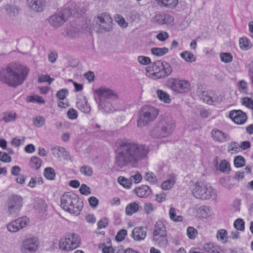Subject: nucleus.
Wrapping results in <instances>:
<instances>
[{"label":"nucleus","mask_w":253,"mask_h":253,"mask_svg":"<svg viewBox=\"0 0 253 253\" xmlns=\"http://www.w3.org/2000/svg\"><path fill=\"white\" fill-rule=\"evenodd\" d=\"M149 152L148 147L130 139L119 142L116 151L115 166L122 169L129 165L135 166Z\"/></svg>","instance_id":"obj_1"},{"label":"nucleus","mask_w":253,"mask_h":253,"mask_svg":"<svg viewBox=\"0 0 253 253\" xmlns=\"http://www.w3.org/2000/svg\"><path fill=\"white\" fill-rule=\"evenodd\" d=\"M29 69L20 64L11 63L0 70V81L11 87L22 84L27 78Z\"/></svg>","instance_id":"obj_2"},{"label":"nucleus","mask_w":253,"mask_h":253,"mask_svg":"<svg viewBox=\"0 0 253 253\" xmlns=\"http://www.w3.org/2000/svg\"><path fill=\"white\" fill-rule=\"evenodd\" d=\"M98 98V107L106 113H112L116 110L113 101L117 100L119 96L117 92L108 88L100 87L95 90Z\"/></svg>","instance_id":"obj_3"},{"label":"nucleus","mask_w":253,"mask_h":253,"mask_svg":"<svg viewBox=\"0 0 253 253\" xmlns=\"http://www.w3.org/2000/svg\"><path fill=\"white\" fill-rule=\"evenodd\" d=\"M61 207L71 214L78 215L83 207V202L73 193H66L61 197Z\"/></svg>","instance_id":"obj_4"},{"label":"nucleus","mask_w":253,"mask_h":253,"mask_svg":"<svg viewBox=\"0 0 253 253\" xmlns=\"http://www.w3.org/2000/svg\"><path fill=\"white\" fill-rule=\"evenodd\" d=\"M175 127L174 120L165 118L162 120L157 127L151 132V135L154 138L165 137L170 135Z\"/></svg>","instance_id":"obj_5"},{"label":"nucleus","mask_w":253,"mask_h":253,"mask_svg":"<svg viewBox=\"0 0 253 253\" xmlns=\"http://www.w3.org/2000/svg\"><path fill=\"white\" fill-rule=\"evenodd\" d=\"M159 113L158 110L150 105L143 106L139 111V118L137 121V125L139 127H143L153 121L157 117Z\"/></svg>","instance_id":"obj_6"},{"label":"nucleus","mask_w":253,"mask_h":253,"mask_svg":"<svg viewBox=\"0 0 253 253\" xmlns=\"http://www.w3.org/2000/svg\"><path fill=\"white\" fill-rule=\"evenodd\" d=\"M78 12L77 8L75 9L64 8L58 13L51 16L48 19L49 24L55 27H60L71 15H75Z\"/></svg>","instance_id":"obj_7"},{"label":"nucleus","mask_w":253,"mask_h":253,"mask_svg":"<svg viewBox=\"0 0 253 253\" xmlns=\"http://www.w3.org/2000/svg\"><path fill=\"white\" fill-rule=\"evenodd\" d=\"M167 84L173 91L179 93L187 92L190 88V83L188 81L179 78H169L167 81Z\"/></svg>","instance_id":"obj_8"},{"label":"nucleus","mask_w":253,"mask_h":253,"mask_svg":"<svg viewBox=\"0 0 253 253\" xmlns=\"http://www.w3.org/2000/svg\"><path fill=\"white\" fill-rule=\"evenodd\" d=\"M193 194L197 199L206 200L210 199L214 193L211 186L201 182H197L195 184V188L193 190Z\"/></svg>","instance_id":"obj_9"},{"label":"nucleus","mask_w":253,"mask_h":253,"mask_svg":"<svg viewBox=\"0 0 253 253\" xmlns=\"http://www.w3.org/2000/svg\"><path fill=\"white\" fill-rule=\"evenodd\" d=\"M23 206V199L18 195H13L7 201V212L9 215L15 216Z\"/></svg>","instance_id":"obj_10"},{"label":"nucleus","mask_w":253,"mask_h":253,"mask_svg":"<svg viewBox=\"0 0 253 253\" xmlns=\"http://www.w3.org/2000/svg\"><path fill=\"white\" fill-rule=\"evenodd\" d=\"M95 21L99 26L98 30L101 32H110L112 30L113 20L107 13H102L98 16Z\"/></svg>","instance_id":"obj_11"},{"label":"nucleus","mask_w":253,"mask_h":253,"mask_svg":"<svg viewBox=\"0 0 253 253\" xmlns=\"http://www.w3.org/2000/svg\"><path fill=\"white\" fill-rule=\"evenodd\" d=\"M39 245V242L37 237H29L23 240L20 250L22 253H35Z\"/></svg>","instance_id":"obj_12"},{"label":"nucleus","mask_w":253,"mask_h":253,"mask_svg":"<svg viewBox=\"0 0 253 253\" xmlns=\"http://www.w3.org/2000/svg\"><path fill=\"white\" fill-rule=\"evenodd\" d=\"M29 222L26 216H23L15 219L7 225L8 230L11 232H15L25 227Z\"/></svg>","instance_id":"obj_13"},{"label":"nucleus","mask_w":253,"mask_h":253,"mask_svg":"<svg viewBox=\"0 0 253 253\" xmlns=\"http://www.w3.org/2000/svg\"><path fill=\"white\" fill-rule=\"evenodd\" d=\"M229 115L232 120L238 125L244 124L247 119L246 114L240 110L231 111Z\"/></svg>","instance_id":"obj_14"},{"label":"nucleus","mask_w":253,"mask_h":253,"mask_svg":"<svg viewBox=\"0 0 253 253\" xmlns=\"http://www.w3.org/2000/svg\"><path fill=\"white\" fill-rule=\"evenodd\" d=\"M147 228L142 226L137 227L132 232V237L137 241L144 240L146 236Z\"/></svg>","instance_id":"obj_15"},{"label":"nucleus","mask_w":253,"mask_h":253,"mask_svg":"<svg viewBox=\"0 0 253 253\" xmlns=\"http://www.w3.org/2000/svg\"><path fill=\"white\" fill-rule=\"evenodd\" d=\"M158 73L157 75V78H166L169 76L172 72V67L169 63L166 62H163V67H161L160 70H159Z\"/></svg>","instance_id":"obj_16"},{"label":"nucleus","mask_w":253,"mask_h":253,"mask_svg":"<svg viewBox=\"0 0 253 253\" xmlns=\"http://www.w3.org/2000/svg\"><path fill=\"white\" fill-rule=\"evenodd\" d=\"M153 242L160 248H165L168 244L167 233L153 234Z\"/></svg>","instance_id":"obj_17"},{"label":"nucleus","mask_w":253,"mask_h":253,"mask_svg":"<svg viewBox=\"0 0 253 253\" xmlns=\"http://www.w3.org/2000/svg\"><path fill=\"white\" fill-rule=\"evenodd\" d=\"M77 108L82 112L88 113L90 111V106L87 103V99L85 97H83L78 99L76 102Z\"/></svg>","instance_id":"obj_18"},{"label":"nucleus","mask_w":253,"mask_h":253,"mask_svg":"<svg viewBox=\"0 0 253 253\" xmlns=\"http://www.w3.org/2000/svg\"><path fill=\"white\" fill-rule=\"evenodd\" d=\"M68 239V242L71 247L72 250L79 247L81 244V239L78 234L75 233H71L67 235Z\"/></svg>","instance_id":"obj_19"},{"label":"nucleus","mask_w":253,"mask_h":253,"mask_svg":"<svg viewBox=\"0 0 253 253\" xmlns=\"http://www.w3.org/2000/svg\"><path fill=\"white\" fill-rule=\"evenodd\" d=\"M29 6L37 12L42 11L45 6L43 0H28Z\"/></svg>","instance_id":"obj_20"},{"label":"nucleus","mask_w":253,"mask_h":253,"mask_svg":"<svg viewBox=\"0 0 253 253\" xmlns=\"http://www.w3.org/2000/svg\"><path fill=\"white\" fill-rule=\"evenodd\" d=\"M211 136L214 140L219 142H224L227 140L228 135L217 129L212 130Z\"/></svg>","instance_id":"obj_21"},{"label":"nucleus","mask_w":253,"mask_h":253,"mask_svg":"<svg viewBox=\"0 0 253 253\" xmlns=\"http://www.w3.org/2000/svg\"><path fill=\"white\" fill-rule=\"evenodd\" d=\"M52 154L56 157L67 158L69 155L67 151L62 147L55 146L51 148Z\"/></svg>","instance_id":"obj_22"},{"label":"nucleus","mask_w":253,"mask_h":253,"mask_svg":"<svg viewBox=\"0 0 253 253\" xmlns=\"http://www.w3.org/2000/svg\"><path fill=\"white\" fill-rule=\"evenodd\" d=\"M6 13L11 17L17 16L20 11V9L14 4H8L5 6Z\"/></svg>","instance_id":"obj_23"},{"label":"nucleus","mask_w":253,"mask_h":253,"mask_svg":"<svg viewBox=\"0 0 253 253\" xmlns=\"http://www.w3.org/2000/svg\"><path fill=\"white\" fill-rule=\"evenodd\" d=\"M136 194L139 197L144 198L149 196L151 190L150 187L147 185H142L135 189Z\"/></svg>","instance_id":"obj_24"},{"label":"nucleus","mask_w":253,"mask_h":253,"mask_svg":"<svg viewBox=\"0 0 253 253\" xmlns=\"http://www.w3.org/2000/svg\"><path fill=\"white\" fill-rule=\"evenodd\" d=\"M163 62L160 60L153 62L152 64V66L147 67L149 69L148 71L153 72L152 75L156 78L157 73L159 72V70H160L161 67H163Z\"/></svg>","instance_id":"obj_25"},{"label":"nucleus","mask_w":253,"mask_h":253,"mask_svg":"<svg viewBox=\"0 0 253 253\" xmlns=\"http://www.w3.org/2000/svg\"><path fill=\"white\" fill-rule=\"evenodd\" d=\"M202 99L203 101L208 104L211 105L213 103L217 102L218 96L216 94H213L212 96H209L206 91H203Z\"/></svg>","instance_id":"obj_26"},{"label":"nucleus","mask_w":253,"mask_h":253,"mask_svg":"<svg viewBox=\"0 0 253 253\" xmlns=\"http://www.w3.org/2000/svg\"><path fill=\"white\" fill-rule=\"evenodd\" d=\"M139 209V205L135 202L129 204L126 208V213L128 215H131L136 212Z\"/></svg>","instance_id":"obj_27"},{"label":"nucleus","mask_w":253,"mask_h":253,"mask_svg":"<svg viewBox=\"0 0 253 253\" xmlns=\"http://www.w3.org/2000/svg\"><path fill=\"white\" fill-rule=\"evenodd\" d=\"M34 208L39 211H46L47 205L43 199L37 198L35 200Z\"/></svg>","instance_id":"obj_28"},{"label":"nucleus","mask_w":253,"mask_h":253,"mask_svg":"<svg viewBox=\"0 0 253 253\" xmlns=\"http://www.w3.org/2000/svg\"><path fill=\"white\" fill-rule=\"evenodd\" d=\"M175 177L174 175H170L168 179L164 181L162 184V188L164 190H169L175 184Z\"/></svg>","instance_id":"obj_29"},{"label":"nucleus","mask_w":253,"mask_h":253,"mask_svg":"<svg viewBox=\"0 0 253 253\" xmlns=\"http://www.w3.org/2000/svg\"><path fill=\"white\" fill-rule=\"evenodd\" d=\"M165 234L167 233L165 226L162 221H157L155 225L153 231V234Z\"/></svg>","instance_id":"obj_30"},{"label":"nucleus","mask_w":253,"mask_h":253,"mask_svg":"<svg viewBox=\"0 0 253 253\" xmlns=\"http://www.w3.org/2000/svg\"><path fill=\"white\" fill-rule=\"evenodd\" d=\"M152 54L157 56H162L167 54L169 49L168 48L164 47H153L151 49Z\"/></svg>","instance_id":"obj_31"},{"label":"nucleus","mask_w":253,"mask_h":253,"mask_svg":"<svg viewBox=\"0 0 253 253\" xmlns=\"http://www.w3.org/2000/svg\"><path fill=\"white\" fill-rule=\"evenodd\" d=\"M157 94L159 99L161 101L166 103H170L171 99L169 94L166 92L161 89H158L157 91Z\"/></svg>","instance_id":"obj_32"},{"label":"nucleus","mask_w":253,"mask_h":253,"mask_svg":"<svg viewBox=\"0 0 253 253\" xmlns=\"http://www.w3.org/2000/svg\"><path fill=\"white\" fill-rule=\"evenodd\" d=\"M59 249L65 251H71L72 249L70 247V245L68 242V239L67 236L64 238H62L60 240L59 243Z\"/></svg>","instance_id":"obj_33"},{"label":"nucleus","mask_w":253,"mask_h":253,"mask_svg":"<svg viewBox=\"0 0 253 253\" xmlns=\"http://www.w3.org/2000/svg\"><path fill=\"white\" fill-rule=\"evenodd\" d=\"M180 56L186 62H192L196 60L195 56L190 51H183L180 53Z\"/></svg>","instance_id":"obj_34"},{"label":"nucleus","mask_w":253,"mask_h":253,"mask_svg":"<svg viewBox=\"0 0 253 253\" xmlns=\"http://www.w3.org/2000/svg\"><path fill=\"white\" fill-rule=\"evenodd\" d=\"M16 118V113L15 112L10 111L9 112H6L4 114L3 117H2V120L6 123H8L10 122L15 121Z\"/></svg>","instance_id":"obj_35"},{"label":"nucleus","mask_w":253,"mask_h":253,"mask_svg":"<svg viewBox=\"0 0 253 253\" xmlns=\"http://www.w3.org/2000/svg\"><path fill=\"white\" fill-rule=\"evenodd\" d=\"M44 176L48 180H53L56 175L54 169L50 167L46 168L44 170Z\"/></svg>","instance_id":"obj_36"},{"label":"nucleus","mask_w":253,"mask_h":253,"mask_svg":"<svg viewBox=\"0 0 253 253\" xmlns=\"http://www.w3.org/2000/svg\"><path fill=\"white\" fill-rule=\"evenodd\" d=\"M169 214L170 219L174 222H180L183 219L182 216L176 215L175 209L173 207L169 209Z\"/></svg>","instance_id":"obj_37"},{"label":"nucleus","mask_w":253,"mask_h":253,"mask_svg":"<svg viewBox=\"0 0 253 253\" xmlns=\"http://www.w3.org/2000/svg\"><path fill=\"white\" fill-rule=\"evenodd\" d=\"M42 162V160L39 158L33 156L31 159L30 165L32 168L38 169L41 167Z\"/></svg>","instance_id":"obj_38"},{"label":"nucleus","mask_w":253,"mask_h":253,"mask_svg":"<svg viewBox=\"0 0 253 253\" xmlns=\"http://www.w3.org/2000/svg\"><path fill=\"white\" fill-rule=\"evenodd\" d=\"M163 25H173L174 18L173 16L168 13H163Z\"/></svg>","instance_id":"obj_39"},{"label":"nucleus","mask_w":253,"mask_h":253,"mask_svg":"<svg viewBox=\"0 0 253 253\" xmlns=\"http://www.w3.org/2000/svg\"><path fill=\"white\" fill-rule=\"evenodd\" d=\"M80 172L87 176H91L93 174L92 168L87 165L82 166L80 169Z\"/></svg>","instance_id":"obj_40"},{"label":"nucleus","mask_w":253,"mask_h":253,"mask_svg":"<svg viewBox=\"0 0 253 253\" xmlns=\"http://www.w3.org/2000/svg\"><path fill=\"white\" fill-rule=\"evenodd\" d=\"M219 56L221 60L224 63H229L233 60V56L230 53L222 52Z\"/></svg>","instance_id":"obj_41"},{"label":"nucleus","mask_w":253,"mask_h":253,"mask_svg":"<svg viewBox=\"0 0 253 253\" xmlns=\"http://www.w3.org/2000/svg\"><path fill=\"white\" fill-rule=\"evenodd\" d=\"M234 165L237 168H240L245 165L246 161L245 158L242 156H236L234 159Z\"/></svg>","instance_id":"obj_42"},{"label":"nucleus","mask_w":253,"mask_h":253,"mask_svg":"<svg viewBox=\"0 0 253 253\" xmlns=\"http://www.w3.org/2000/svg\"><path fill=\"white\" fill-rule=\"evenodd\" d=\"M220 170L225 172L228 173L230 171V167L229 163L226 160L222 161L219 166Z\"/></svg>","instance_id":"obj_43"},{"label":"nucleus","mask_w":253,"mask_h":253,"mask_svg":"<svg viewBox=\"0 0 253 253\" xmlns=\"http://www.w3.org/2000/svg\"><path fill=\"white\" fill-rule=\"evenodd\" d=\"M227 232L224 229H220L218 231L216 237L218 240H219L222 243H225L226 242Z\"/></svg>","instance_id":"obj_44"},{"label":"nucleus","mask_w":253,"mask_h":253,"mask_svg":"<svg viewBox=\"0 0 253 253\" xmlns=\"http://www.w3.org/2000/svg\"><path fill=\"white\" fill-rule=\"evenodd\" d=\"M118 182L123 185L124 187L127 188H130L132 184L130 180L127 179L124 177L120 176L118 179Z\"/></svg>","instance_id":"obj_45"},{"label":"nucleus","mask_w":253,"mask_h":253,"mask_svg":"<svg viewBox=\"0 0 253 253\" xmlns=\"http://www.w3.org/2000/svg\"><path fill=\"white\" fill-rule=\"evenodd\" d=\"M234 226L238 230L243 231L245 229V222L242 219L238 218L234 221Z\"/></svg>","instance_id":"obj_46"},{"label":"nucleus","mask_w":253,"mask_h":253,"mask_svg":"<svg viewBox=\"0 0 253 253\" xmlns=\"http://www.w3.org/2000/svg\"><path fill=\"white\" fill-rule=\"evenodd\" d=\"M178 3V0H164L163 5L168 8H172Z\"/></svg>","instance_id":"obj_47"},{"label":"nucleus","mask_w":253,"mask_h":253,"mask_svg":"<svg viewBox=\"0 0 253 253\" xmlns=\"http://www.w3.org/2000/svg\"><path fill=\"white\" fill-rule=\"evenodd\" d=\"M242 103L246 107L253 110V100L248 97L243 98Z\"/></svg>","instance_id":"obj_48"},{"label":"nucleus","mask_w":253,"mask_h":253,"mask_svg":"<svg viewBox=\"0 0 253 253\" xmlns=\"http://www.w3.org/2000/svg\"><path fill=\"white\" fill-rule=\"evenodd\" d=\"M28 101L31 102H37L43 104L44 103V100L42 97L38 95L30 96L28 98Z\"/></svg>","instance_id":"obj_49"},{"label":"nucleus","mask_w":253,"mask_h":253,"mask_svg":"<svg viewBox=\"0 0 253 253\" xmlns=\"http://www.w3.org/2000/svg\"><path fill=\"white\" fill-rule=\"evenodd\" d=\"M33 124L36 126L40 127L44 124V119L42 116L37 117L33 119Z\"/></svg>","instance_id":"obj_50"},{"label":"nucleus","mask_w":253,"mask_h":253,"mask_svg":"<svg viewBox=\"0 0 253 253\" xmlns=\"http://www.w3.org/2000/svg\"><path fill=\"white\" fill-rule=\"evenodd\" d=\"M127 231L126 229H121L117 234L116 239L118 241H122L125 239Z\"/></svg>","instance_id":"obj_51"},{"label":"nucleus","mask_w":253,"mask_h":253,"mask_svg":"<svg viewBox=\"0 0 253 253\" xmlns=\"http://www.w3.org/2000/svg\"><path fill=\"white\" fill-rule=\"evenodd\" d=\"M238 85L239 87V90L241 93H247V83L244 81H240L238 83Z\"/></svg>","instance_id":"obj_52"},{"label":"nucleus","mask_w":253,"mask_h":253,"mask_svg":"<svg viewBox=\"0 0 253 253\" xmlns=\"http://www.w3.org/2000/svg\"><path fill=\"white\" fill-rule=\"evenodd\" d=\"M68 90L67 89L63 88L57 91L56 97L60 100L64 99L67 95L68 94Z\"/></svg>","instance_id":"obj_53"},{"label":"nucleus","mask_w":253,"mask_h":253,"mask_svg":"<svg viewBox=\"0 0 253 253\" xmlns=\"http://www.w3.org/2000/svg\"><path fill=\"white\" fill-rule=\"evenodd\" d=\"M144 178L151 183H155L157 182L156 177L152 172H146Z\"/></svg>","instance_id":"obj_54"},{"label":"nucleus","mask_w":253,"mask_h":253,"mask_svg":"<svg viewBox=\"0 0 253 253\" xmlns=\"http://www.w3.org/2000/svg\"><path fill=\"white\" fill-rule=\"evenodd\" d=\"M137 60L140 64L144 65H147L151 63L150 58L147 56H139Z\"/></svg>","instance_id":"obj_55"},{"label":"nucleus","mask_w":253,"mask_h":253,"mask_svg":"<svg viewBox=\"0 0 253 253\" xmlns=\"http://www.w3.org/2000/svg\"><path fill=\"white\" fill-rule=\"evenodd\" d=\"M53 80H54L53 79L51 78L48 75H42L38 78L39 82H40V83L48 82L49 84H50Z\"/></svg>","instance_id":"obj_56"},{"label":"nucleus","mask_w":253,"mask_h":253,"mask_svg":"<svg viewBox=\"0 0 253 253\" xmlns=\"http://www.w3.org/2000/svg\"><path fill=\"white\" fill-rule=\"evenodd\" d=\"M80 192L81 194L84 195H88L91 193L89 187L85 184H83L81 185L80 188Z\"/></svg>","instance_id":"obj_57"},{"label":"nucleus","mask_w":253,"mask_h":253,"mask_svg":"<svg viewBox=\"0 0 253 253\" xmlns=\"http://www.w3.org/2000/svg\"><path fill=\"white\" fill-rule=\"evenodd\" d=\"M197 230L193 227H189L187 230V235L188 237L192 239L196 237Z\"/></svg>","instance_id":"obj_58"},{"label":"nucleus","mask_w":253,"mask_h":253,"mask_svg":"<svg viewBox=\"0 0 253 253\" xmlns=\"http://www.w3.org/2000/svg\"><path fill=\"white\" fill-rule=\"evenodd\" d=\"M0 161L5 163H9L11 161V158L5 152H1L0 154Z\"/></svg>","instance_id":"obj_59"},{"label":"nucleus","mask_w":253,"mask_h":253,"mask_svg":"<svg viewBox=\"0 0 253 253\" xmlns=\"http://www.w3.org/2000/svg\"><path fill=\"white\" fill-rule=\"evenodd\" d=\"M90 206L91 208H96L99 203L98 200L95 197H90L88 199Z\"/></svg>","instance_id":"obj_60"},{"label":"nucleus","mask_w":253,"mask_h":253,"mask_svg":"<svg viewBox=\"0 0 253 253\" xmlns=\"http://www.w3.org/2000/svg\"><path fill=\"white\" fill-rule=\"evenodd\" d=\"M68 117L71 120L75 119L78 117L77 112L74 109H70L67 112Z\"/></svg>","instance_id":"obj_61"},{"label":"nucleus","mask_w":253,"mask_h":253,"mask_svg":"<svg viewBox=\"0 0 253 253\" xmlns=\"http://www.w3.org/2000/svg\"><path fill=\"white\" fill-rule=\"evenodd\" d=\"M156 37L161 41H165L169 38V34L166 32H162L159 33Z\"/></svg>","instance_id":"obj_62"},{"label":"nucleus","mask_w":253,"mask_h":253,"mask_svg":"<svg viewBox=\"0 0 253 253\" xmlns=\"http://www.w3.org/2000/svg\"><path fill=\"white\" fill-rule=\"evenodd\" d=\"M239 44L242 49H247L249 46L248 41L246 38H241L239 40Z\"/></svg>","instance_id":"obj_63"},{"label":"nucleus","mask_w":253,"mask_h":253,"mask_svg":"<svg viewBox=\"0 0 253 253\" xmlns=\"http://www.w3.org/2000/svg\"><path fill=\"white\" fill-rule=\"evenodd\" d=\"M107 219L106 218H104L100 220L97 223L98 229H101L103 228H105L107 226Z\"/></svg>","instance_id":"obj_64"}]
</instances>
